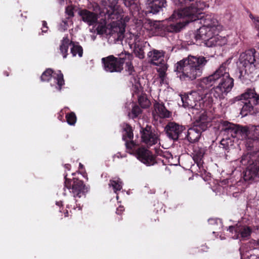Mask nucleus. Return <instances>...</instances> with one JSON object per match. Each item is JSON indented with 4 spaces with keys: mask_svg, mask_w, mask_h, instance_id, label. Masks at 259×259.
Returning <instances> with one entry per match:
<instances>
[{
    "mask_svg": "<svg viewBox=\"0 0 259 259\" xmlns=\"http://www.w3.org/2000/svg\"><path fill=\"white\" fill-rule=\"evenodd\" d=\"M175 2L178 5H190L188 7L180 9L179 12H175L172 16L173 17L176 15L183 17L185 25L190 22L199 20V23L203 26L219 31V22L214 15H201V11L206 6L208 7L205 2L201 0H175Z\"/></svg>",
    "mask_w": 259,
    "mask_h": 259,
    "instance_id": "nucleus-1",
    "label": "nucleus"
},
{
    "mask_svg": "<svg viewBox=\"0 0 259 259\" xmlns=\"http://www.w3.org/2000/svg\"><path fill=\"white\" fill-rule=\"evenodd\" d=\"M221 131L224 134L232 138L245 139V146L247 150L259 149V125L249 129L247 126L223 121L222 122Z\"/></svg>",
    "mask_w": 259,
    "mask_h": 259,
    "instance_id": "nucleus-2",
    "label": "nucleus"
},
{
    "mask_svg": "<svg viewBox=\"0 0 259 259\" xmlns=\"http://www.w3.org/2000/svg\"><path fill=\"white\" fill-rule=\"evenodd\" d=\"M208 60L202 56L189 55L178 62L174 70L182 81H193L200 77Z\"/></svg>",
    "mask_w": 259,
    "mask_h": 259,
    "instance_id": "nucleus-3",
    "label": "nucleus"
},
{
    "mask_svg": "<svg viewBox=\"0 0 259 259\" xmlns=\"http://www.w3.org/2000/svg\"><path fill=\"white\" fill-rule=\"evenodd\" d=\"M256 57L257 52L254 49L248 50L240 55L238 78L242 83L248 84L253 79Z\"/></svg>",
    "mask_w": 259,
    "mask_h": 259,
    "instance_id": "nucleus-4",
    "label": "nucleus"
},
{
    "mask_svg": "<svg viewBox=\"0 0 259 259\" xmlns=\"http://www.w3.org/2000/svg\"><path fill=\"white\" fill-rule=\"evenodd\" d=\"M180 11V9L175 11L167 21H154L151 24V30L156 35L161 36H164L168 33H177L180 31L185 26L183 17H178L177 15L172 17L175 12Z\"/></svg>",
    "mask_w": 259,
    "mask_h": 259,
    "instance_id": "nucleus-5",
    "label": "nucleus"
},
{
    "mask_svg": "<svg viewBox=\"0 0 259 259\" xmlns=\"http://www.w3.org/2000/svg\"><path fill=\"white\" fill-rule=\"evenodd\" d=\"M106 5L101 11V14L105 17L103 22L98 24L96 30L98 34H108L109 30L106 26V20L108 21L120 19L122 16V10L117 5V0H107Z\"/></svg>",
    "mask_w": 259,
    "mask_h": 259,
    "instance_id": "nucleus-6",
    "label": "nucleus"
},
{
    "mask_svg": "<svg viewBox=\"0 0 259 259\" xmlns=\"http://www.w3.org/2000/svg\"><path fill=\"white\" fill-rule=\"evenodd\" d=\"M249 151L250 152L242 156L240 162L245 166L244 180L254 181L259 178V149Z\"/></svg>",
    "mask_w": 259,
    "mask_h": 259,
    "instance_id": "nucleus-7",
    "label": "nucleus"
},
{
    "mask_svg": "<svg viewBox=\"0 0 259 259\" xmlns=\"http://www.w3.org/2000/svg\"><path fill=\"white\" fill-rule=\"evenodd\" d=\"M235 101L240 102L242 106L241 113L246 115L248 113L251 114L259 112V94L254 89H247L244 93L233 99Z\"/></svg>",
    "mask_w": 259,
    "mask_h": 259,
    "instance_id": "nucleus-8",
    "label": "nucleus"
},
{
    "mask_svg": "<svg viewBox=\"0 0 259 259\" xmlns=\"http://www.w3.org/2000/svg\"><path fill=\"white\" fill-rule=\"evenodd\" d=\"M228 61L223 63L218 68V84L212 89L215 91L217 96H220L224 99L234 87V79L230 77L228 68Z\"/></svg>",
    "mask_w": 259,
    "mask_h": 259,
    "instance_id": "nucleus-9",
    "label": "nucleus"
},
{
    "mask_svg": "<svg viewBox=\"0 0 259 259\" xmlns=\"http://www.w3.org/2000/svg\"><path fill=\"white\" fill-rule=\"evenodd\" d=\"M209 124V119L206 114H202L194 122L193 126L187 131L186 138L191 143L198 142L202 132L205 131Z\"/></svg>",
    "mask_w": 259,
    "mask_h": 259,
    "instance_id": "nucleus-10",
    "label": "nucleus"
},
{
    "mask_svg": "<svg viewBox=\"0 0 259 259\" xmlns=\"http://www.w3.org/2000/svg\"><path fill=\"white\" fill-rule=\"evenodd\" d=\"M141 142L148 148L156 145L160 141V135L154 127L150 125L141 126L140 130Z\"/></svg>",
    "mask_w": 259,
    "mask_h": 259,
    "instance_id": "nucleus-11",
    "label": "nucleus"
},
{
    "mask_svg": "<svg viewBox=\"0 0 259 259\" xmlns=\"http://www.w3.org/2000/svg\"><path fill=\"white\" fill-rule=\"evenodd\" d=\"M118 60L120 71L123 70V65H124L125 70L128 72V75L131 76L136 82V78L135 76L136 71L133 66V61L134 60V56L133 54L124 51L121 52L118 55Z\"/></svg>",
    "mask_w": 259,
    "mask_h": 259,
    "instance_id": "nucleus-12",
    "label": "nucleus"
},
{
    "mask_svg": "<svg viewBox=\"0 0 259 259\" xmlns=\"http://www.w3.org/2000/svg\"><path fill=\"white\" fill-rule=\"evenodd\" d=\"M52 77L56 80L57 85L56 87V89L61 91L62 87L65 84V80L64 76L60 70L54 71L51 68L47 69L41 74L40 76V80L42 82L49 81Z\"/></svg>",
    "mask_w": 259,
    "mask_h": 259,
    "instance_id": "nucleus-13",
    "label": "nucleus"
},
{
    "mask_svg": "<svg viewBox=\"0 0 259 259\" xmlns=\"http://www.w3.org/2000/svg\"><path fill=\"white\" fill-rule=\"evenodd\" d=\"M201 96L197 92H192L189 94L181 95L183 106L185 108L200 109V100Z\"/></svg>",
    "mask_w": 259,
    "mask_h": 259,
    "instance_id": "nucleus-14",
    "label": "nucleus"
},
{
    "mask_svg": "<svg viewBox=\"0 0 259 259\" xmlns=\"http://www.w3.org/2000/svg\"><path fill=\"white\" fill-rule=\"evenodd\" d=\"M228 230L232 233L234 239L245 240L248 238L251 235L252 229L250 227L241 224H236L235 226H231Z\"/></svg>",
    "mask_w": 259,
    "mask_h": 259,
    "instance_id": "nucleus-15",
    "label": "nucleus"
},
{
    "mask_svg": "<svg viewBox=\"0 0 259 259\" xmlns=\"http://www.w3.org/2000/svg\"><path fill=\"white\" fill-rule=\"evenodd\" d=\"M101 62L104 70L110 73H120V68L118 63L117 57L111 55L107 57L102 58Z\"/></svg>",
    "mask_w": 259,
    "mask_h": 259,
    "instance_id": "nucleus-16",
    "label": "nucleus"
},
{
    "mask_svg": "<svg viewBox=\"0 0 259 259\" xmlns=\"http://www.w3.org/2000/svg\"><path fill=\"white\" fill-rule=\"evenodd\" d=\"M138 160L147 166L153 165L156 163L155 157L152 152L145 147H140L136 151Z\"/></svg>",
    "mask_w": 259,
    "mask_h": 259,
    "instance_id": "nucleus-17",
    "label": "nucleus"
},
{
    "mask_svg": "<svg viewBox=\"0 0 259 259\" xmlns=\"http://www.w3.org/2000/svg\"><path fill=\"white\" fill-rule=\"evenodd\" d=\"M215 92V91L212 89L209 93L205 94L203 97H201L199 102L200 103V109L209 110L218 101V99H223L220 96H218L214 93Z\"/></svg>",
    "mask_w": 259,
    "mask_h": 259,
    "instance_id": "nucleus-18",
    "label": "nucleus"
},
{
    "mask_svg": "<svg viewBox=\"0 0 259 259\" xmlns=\"http://www.w3.org/2000/svg\"><path fill=\"white\" fill-rule=\"evenodd\" d=\"M185 130V126L175 122H168L165 127L167 137L174 141L178 140L180 135Z\"/></svg>",
    "mask_w": 259,
    "mask_h": 259,
    "instance_id": "nucleus-19",
    "label": "nucleus"
},
{
    "mask_svg": "<svg viewBox=\"0 0 259 259\" xmlns=\"http://www.w3.org/2000/svg\"><path fill=\"white\" fill-rule=\"evenodd\" d=\"M89 187L87 186L83 181L76 178L72 179V191L74 197L80 198L85 196L89 191Z\"/></svg>",
    "mask_w": 259,
    "mask_h": 259,
    "instance_id": "nucleus-20",
    "label": "nucleus"
},
{
    "mask_svg": "<svg viewBox=\"0 0 259 259\" xmlns=\"http://www.w3.org/2000/svg\"><path fill=\"white\" fill-rule=\"evenodd\" d=\"M78 14L81 20L89 26L94 25L98 22V15L95 12L83 9H80Z\"/></svg>",
    "mask_w": 259,
    "mask_h": 259,
    "instance_id": "nucleus-21",
    "label": "nucleus"
},
{
    "mask_svg": "<svg viewBox=\"0 0 259 259\" xmlns=\"http://www.w3.org/2000/svg\"><path fill=\"white\" fill-rule=\"evenodd\" d=\"M146 13L157 14L163 11L166 6V0H148L147 3Z\"/></svg>",
    "mask_w": 259,
    "mask_h": 259,
    "instance_id": "nucleus-22",
    "label": "nucleus"
},
{
    "mask_svg": "<svg viewBox=\"0 0 259 259\" xmlns=\"http://www.w3.org/2000/svg\"><path fill=\"white\" fill-rule=\"evenodd\" d=\"M115 20H112V24L110 29L109 30L108 34L113 36L115 35L119 40H122L124 37L125 28L126 25L125 23L121 22L114 23Z\"/></svg>",
    "mask_w": 259,
    "mask_h": 259,
    "instance_id": "nucleus-23",
    "label": "nucleus"
},
{
    "mask_svg": "<svg viewBox=\"0 0 259 259\" xmlns=\"http://www.w3.org/2000/svg\"><path fill=\"white\" fill-rule=\"evenodd\" d=\"M218 69H217L212 74L201 78L199 83V87L203 89H206L218 83L220 76L218 75Z\"/></svg>",
    "mask_w": 259,
    "mask_h": 259,
    "instance_id": "nucleus-24",
    "label": "nucleus"
},
{
    "mask_svg": "<svg viewBox=\"0 0 259 259\" xmlns=\"http://www.w3.org/2000/svg\"><path fill=\"white\" fill-rule=\"evenodd\" d=\"M218 31H215L209 29V27L202 26L197 30L195 34L196 40H202L205 41L208 37H211L212 33H217Z\"/></svg>",
    "mask_w": 259,
    "mask_h": 259,
    "instance_id": "nucleus-25",
    "label": "nucleus"
},
{
    "mask_svg": "<svg viewBox=\"0 0 259 259\" xmlns=\"http://www.w3.org/2000/svg\"><path fill=\"white\" fill-rule=\"evenodd\" d=\"M165 52L162 50L153 49L148 53L151 64L155 65H159L160 63L164 62V57Z\"/></svg>",
    "mask_w": 259,
    "mask_h": 259,
    "instance_id": "nucleus-26",
    "label": "nucleus"
},
{
    "mask_svg": "<svg viewBox=\"0 0 259 259\" xmlns=\"http://www.w3.org/2000/svg\"><path fill=\"white\" fill-rule=\"evenodd\" d=\"M205 150L202 146H199L198 144L194 145L193 147V158L195 162L200 163L202 161L203 156L205 154Z\"/></svg>",
    "mask_w": 259,
    "mask_h": 259,
    "instance_id": "nucleus-27",
    "label": "nucleus"
},
{
    "mask_svg": "<svg viewBox=\"0 0 259 259\" xmlns=\"http://www.w3.org/2000/svg\"><path fill=\"white\" fill-rule=\"evenodd\" d=\"M72 43H73V41L70 40L67 35L64 37L61 40L59 50L63 58H66L68 56L69 47L71 46Z\"/></svg>",
    "mask_w": 259,
    "mask_h": 259,
    "instance_id": "nucleus-28",
    "label": "nucleus"
},
{
    "mask_svg": "<svg viewBox=\"0 0 259 259\" xmlns=\"http://www.w3.org/2000/svg\"><path fill=\"white\" fill-rule=\"evenodd\" d=\"M123 134L122 139L123 141L132 140L134 138L133 129L132 126L128 123H123L122 124Z\"/></svg>",
    "mask_w": 259,
    "mask_h": 259,
    "instance_id": "nucleus-29",
    "label": "nucleus"
},
{
    "mask_svg": "<svg viewBox=\"0 0 259 259\" xmlns=\"http://www.w3.org/2000/svg\"><path fill=\"white\" fill-rule=\"evenodd\" d=\"M154 108L161 118H167L170 116V112L166 108L163 103H156L154 105Z\"/></svg>",
    "mask_w": 259,
    "mask_h": 259,
    "instance_id": "nucleus-30",
    "label": "nucleus"
},
{
    "mask_svg": "<svg viewBox=\"0 0 259 259\" xmlns=\"http://www.w3.org/2000/svg\"><path fill=\"white\" fill-rule=\"evenodd\" d=\"M70 52L73 57H75L78 54L79 57H81L83 55V49L79 45L78 42L73 41L72 43Z\"/></svg>",
    "mask_w": 259,
    "mask_h": 259,
    "instance_id": "nucleus-31",
    "label": "nucleus"
},
{
    "mask_svg": "<svg viewBox=\"0 0 259 259\" xmlns=\"http://www.w3.org/2000/svg\"><path fill=\"white\" fill-rule=\"evenodd\" d=\"M109 186L112 187L115 193H117V191H119L122 188V183L119 178L115 180H110Z\"/></svg>",
    "mask_w": 259,
    "mask_h": 259,
    "instance_id": "nucleus-32",
    "label": "nucleus"
},
{
    "mask_svg": "<svg viewBox=\"0 0 259 259\" xmlns=\"http://www.w3.org/2000/svg\"><path fill=\"white\" fill-rule=\"evenodd\" d=\"M158 66H159V67L157 68V71L161 80L163 81L166 76V71L167 69V66L164 62L160 63Z\"/></svg>",
    "mask_w": 259,
    "mask_h": 259,
    "instance_id": "nucleus-33",
    "label": "nucleus"
},
{
    "mask_svg": "<svg viewBox=\"0 0 259 259\" xmlns=\"http://www.w3.org/2000/svg\"><path fill=\"white\" fill-rule=\"evenodd\" d=\"M142 112V109L138 105H134L131 112L128 113L129 118L134 119L137 118Z\"/></svg>",
    "mask_w": 259,
    "mask_h": 259,
    "instance_id": "nucleus-34",
    "label": "nucleus"
},
{
    "mask_svg": "<svg viewBox=\"0 0 259 259\" xmlns=\"http://www.w3.org/2000/svg\"><path fill=\"white\" fill-rule=\"evenodd\" d=\"M138 102L142 108H147L149 107L150 102L148 99L146 95H141L138 98Z\"/></svg>",
    "mask_w": 259,
    "mask_h": 259,
    "instance_id": "nucleus-35",
    "label": "nucleus"
},
{
    "mask_svg": "<svg viewBox=\"0 0 259 259\" xmlns=\"http://www.w3.org/2000/svg\"><path fill=\"white\" fill-rule=\"evenodd\" d=\"M138 0H123L125 6L132 11H138Z\"/></svg>",
    "mask_w": 259,
    "mask_h": 259,
    "instance_id": "nucleus-36",
    "label": "nucleus"
},
{
    "mask_svg": "<svg viewBox=\"0 0 259 259\" xmlns=\"http://www.w3.org/2000/svg\"><path fill=\"white\" fill-rule=\"evenodd\" d=\"M217 33H212L211 37L205 41V44L208 47H216L217 44Z\"/></svg>",
    "mask_w": 259,
    "mask_h": 259,
    "instance_id": "nucleus-37",
    "label": "nucleus"
},
{
    "mask_svg": "<svg viewBox=\"0 0 259 259\" xmlns=\"http://www.w3.org/2000/svg\"><path fill=\"white\" fill-rule=\"evenodd\" d=\"M66 119L68 124L70 125H74L77 120L76 115L73 112L67 113L66 114Z\"/></svg>",
    "mask_w": 259,
    "mask_h": 259,
    "instance_id": "nucleus-38",
    "label": "nucleus"
},
{
    "mask_svg": "<svg viewBox=\"0 0 259 259\" xmlns=\"http://www.w3.org/2000/svg\"><path fill=\"white\" fill-rule=\"evenodd\" d=\"M134 53L135 55L140 59H143L144 58V50L142 48H139V46H135L134 49Z\"/></svg>",
    "mask_w": 259,
    "mask_h": 259,
    "instance_id": "nucleus-39",
    "label": "nucleus"
},
{
    "mask_svg": "<svg viewBox=\"0 0 259 259\" xmlns=\"http://www.w3.org/2000/svg\"><path fill=\"white\" fill-rule=\"evenodd\" d=\"M227 44V39L218 34L217 46H223Z\"/></svg>",
    "mask_w": 259,
    "mask_h": 259,
    "instance_id": "nucleus-40",
    "label": "nucleus"
},
{
    "mask_svg": "<svg viewBox=\"0 0 259 259\" xmlns=\"http://www.w3.org/2000/svg\"><path fill=\"white\" fill-rule=\"evenodd\" d=\"M125 141L126 148L127 149L132 150L133 148H134L136 146V144L134 142V141H133V139H132V140L127 139Z\"/></svg>",
    "mask_w": 259,
    "mask_h": 259,
    "instance_id": "nucleus-41",
    "label": "nucleus"
},
{
    "mask_svg": "<svg viewBox=\"0 0 259 259\" xmlns=\"http://www.w3.org/2000/svg\"><path fill=\"white\" fill-rule=\"evenodd\" d=\"M67 174L64 176V187L68 189H72V181L67 178Z\"/></svg>",
    "mask_w": 259,
    "mask_h": 259,
    "instance_id": "nucleus-42",
    "label": "nucleus"
},
{
    "mask_svg": "<svg viewBox=\"0 0 259 259\" xmlns=\"http://www.w3.org/2000/svg\"><path fill=\"white\" fill-rule=\"evenodd\" d=\"M42 27L41 28V32L43 33H47L48 32L49 27L47 25V23L46 21H42Z\"/></svg>",
    "mask_w": 259,
    "mask_h": 259,
    "instance_id": "nucleus-43",
    "label": "nucleus"
},
{
    "mask_svg": "<svg viewBox=\"0 0 259 259\" xmlns=\"http://www.w3.org/2000/svg\"><path fill=\"white\" fill-rule=\"evenodd\" d=\"M124 210V207L123 206H119L117 208L116 213L118 215H120L123 211Z\"/></svg>",
    "mask_w": 259,
    "mask_h": 259,
    "instance_id": "nucleus-44",
    "label": "nucleus"
},
{
    "mask_svg": "<svg viewBox=\"0 0 259 259\" xmlns=\"http://www.w3.org/2000/svg\"><path fill=\"white\" fill-rule=\"evenodd\" d=\"M66 13L68 15V16L70 17H73L74 16V12L72 9H66Z\"/></svg>",
    "mask_w": 259,
    "mask_h": 259,
    "instance_id": "nucleus-45",
    "label": "nucleus"
},
{
    "mask_svg": "<svg viewBox=\"0 0 259 259\" xmlns=\"http://www.w3.org/2000/svg\"><path fill=\"white\" fill-rule=\"evenodd\" d=\"M255 26L256 28H257L258 30V33L257 34V36L259 37V17H257L256 19L255 20Z\"/></svg>",
    "mask_w": 259,
    "mask_h": 259,
    "instance_id": "nucleus-46",
    "label": "nucleus"
},
{
    "mask_svg": "<svg viewBox=\"0 0 259 259\" xmlns=\"http://www.w3.org/2000/svg\"><path fill=\"white\" fill-rule=\"evenodd\" d=\"M63 113L62 112V111H61L59 113V116L58 117V118L60 120H62V118L63 117Z\"/></svg>",
    "mask_w": 259,
    "mask_h": 259,
    "instance_id": "nucleus-47",
    "label": "nucleus"
},
{
    "mask_svg": "<svg viewBox=\"0 0 259 259\" xmlns=\"http://www.w3.org/2000/svg\"><path fill=\"white\" fill-rule=\"evenodd\" d=\"M71 165L70 164H65L64 165V167L65 169H67L68 170H70L71 169Z\"/></svg>",
    "mask_w": 259,
    "mask_h": 259,
    "instance_id": "nucleus-48",
    "label": "nucleus"
},
{
    "mask_svg": "<svg viewBox=\"0 0 259 259\" xmlns=\"http://www.w3.org/2000/svg\"><path fill=\"white\" fill-rule=\"evenodd\" d=\"M56 204L59 206H62L63 205L62 201H57Z\"/></svg>",
    "mask_w": 259,
    "mask_h": 259,
    "instance_id": "nucleus-49",
    "label": "nucleus"
},
{
    "mask_svg": "<svg viewBox=\"0 0 259 259\" xmlns=\"http://www.w3.org/2000/svg\"><path fill=\"white\" fill-rule=\"evenodd\" d=\"M64 217H67L69 216V213H68V211L67 210H65V212H64Z\"/></svg>",
    "mask_w": 259,
    "mask_h": 259,
    "instance_id": "nucleus-50",
    "label": "nucleus"
},
{
    "mask_svg": "<svg viewBox=\"0 0 259 259\" xmlns=\"http://www.w3.org/2000/svg\"><path fill=\"white\" fill-rule=\"evenodd\" d=\"M83 168H84L83 165L82 163H79V169H82Z\"/></svg>",
    "mask_w": 259,
    "mask_h": 259,
    "instance_id": "nucleus-51",
    "label": "nucleus"
},
{
    "mask_svg": "<svg viewBox=\"0 0 259 259\" xmlns=\"http://www.w3.org/2000/svg\"><path fill=\"white\" fill-rule=\"evenodd\" d=\"M4 74L6 76H8L9 75V72L8 71H4Z\"/></svg>",
    "mask_w": 259,
    "mask_h": 259,
    "instance_id": "nucleus-52",
    "label": "nucleus"
},
{
    "mask_svg": "<svg viewBox=\"0 0 259 259\" xmlns=\"http://www.w3.org/2000/svg\"><path fill=\"white\" fill-rule=\"evenodd\" d=\"M168 156H170V153H167L166 154H164L163 155L164 157H165L166 158L168 157Z\"/></svg>",
    "mask_w": 259,
    "mask_h": 259,
    "instance_id": "nucleus-53",
    "label": "nucleus"
},
{
    "mask_svg": "<svg viewBox=\"0 0 259 259\" xmlns=\"http://www.w3.org/2000/svg\"><path fill=\"white\" fill-rule=\"evenodd\" d=\"M153 220H154V221L155 222L157 220H158V217H156L154 218Z\"/></svg>",
    "mask_w": 259,
    "mask_h": 259,
    "instance_id": "nucleus-54",
    "label": "nucleus"
},
{
    "mask_svg": "<svg viewBox=\"0 0 259 259\" xmlns=\"http://www.w3.org/2000/svg\"><path fill=\"white\" fill-rule=\"evenodd\" d=\"M224 141H224V140H222L221 141V144L222 145H224V144L223 143V142H224Z\"/></svg>",
    "mask_w": 259,
    "mask_h": 259,
    "instance_id": "nucleus-55",
    "label": "nucleus"
},
{
    "mask_svg": "<svg viewBox=\"0 0 259 259\" xmlns=\"http://www.w3.org/2000/svg\"><path fill=\"white\" fill-rule=\"evenodd\" d=\"M257 245L258 246V247L259 248V241H257Z\"/></svg>",
    "mask_w": 259,
    "mask_h": 259,
    "instance_id": "nucleus-56",
    "label": "nucleus"
},
{
    "mask_svg": "<svg viewBox=\"0 0 259 259\" xmlns=\"http://www.w3.org/2000/svg\"><path fill=\"white\" fill-rule=\"evenodd\" d=\"M116 198H117V199H118V195H117Z\"/></svg>",
    "mask_w": 259,
    "mask_h": 259,
    "instance_id": "nucleus-57",
    "label": "nucleus"
}]
</instances>
